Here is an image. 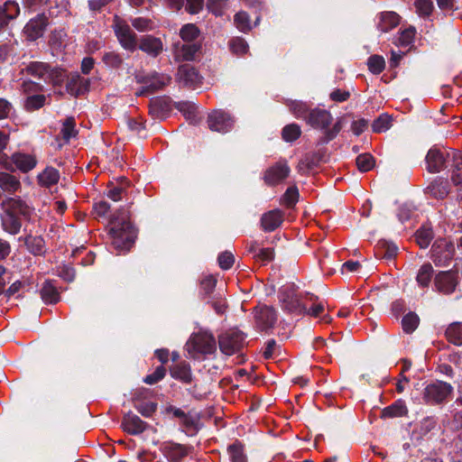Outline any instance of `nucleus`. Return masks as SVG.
<instances>
[{"label":"nucleus","mask_w":462,"mask_h":462,"mask_svg":"<svg viewBox=\"0 0 462 462\" xmlns=\"http://www.w3.org/2000/svg\"><path fill=\"white\" fill-rule=\"evenodd\" d=\"M420 324V318L415 312H409L402 319V327L406 334L412 333Z\"/></svg>","instance_id":"nucleus-44"},{"label":"nucleus","mask_w":462,"mask_h":462,"mask_svg":"<svg viewBox=\"0 0 462 462\" xmlns=\"http://www.w3.org/2000/svg\"><path fill=\"white\" fill-rule=\"evenodd\" d=\"M299 199V190L293 186L287 189L285 193L282 196V202L288 208L293 207Z\"/></svg>","instance_id":"nucleus-57"},{"label":"nucleus","mask_w":462,"mask_h":462,"mask_svg":"<svg viewBox=\"0 0 462 462\" xmlns=\"http://www.w3.org/2000/svg\"><path fill=\"white\" fill-rule=\"evenodd\" d=\"M171 376L182 383L189 384L193 381V374L190 365L186 361L177 362L170 366Z\"/></svg>","instance_id":"nucleus-24"},{"label":"nucleus","mask_w":462,"mask_h":462,"mask_svg":"<svg viewBox=\"0 0 462 462\" xmlns=\"http://www.w3.org/2000/svg\"><path fill=\"white\" fill-rule=\"evenodd\" d=\"M324 152L318 151L305 154L299 163L300 171L304 169L310 171L317 167L319 162L323 160Z\"/></svg>","instance_id":"nucleus-34"},{"label":"nucleus","mask_w":462,"mask_h":462,"mask_svg":"<svg viewBox=\"0 0 462 462\" xmlns=\"http://www.w3.org/2000/svg\"><path fill=\"white\" fill-rule=\"evenodd\" d=\"M24 70L32 76L45 79L44 77L50 70V65L41 61H32L25 67Z\"/></svg>","instance_id":"nucleus-41"},{"label":"nucleus","mask_w":462,"mask_h":462,"mask_svg":"<svg viewBox=\"0 0 462 462\" xmlns=\"http://www.w3.org/2000/svg\"><path fill=\"white\" fill-rule=\"evenodd\" d=\"M445 337L455 346H462V322L450 323L445 330Z\"/></svg>","instance_id":"nucleus-32"},{"label":"nucleus","mask_w":462,"mask_h":462,"mask_svg":"<svg viewBox=\"0 0 462 462\" xmlns=\"http://www.w3.org/2000/svg\"><path fill=\"white\" fill-rule=\"evenodd\" d=\"M435 289L444 295H451L459 285L460 278L458 272L453 269L439 272L433 280Z\"/></svg>","instance_id":"nucleus-9"},{"label":"nucleus","mask_w":462,"mask_h":462,"mask_svg":"<svg viewBox=\"0 0 462 462\" xmlns=\"http://www.w3.org/2000/svg\"><path fill=\"white\" fill-rule=\"evenodd\" d=\"M452 393L453 387L450 383L437 380L424 388L422 398L427 404L439 405L446 402Z\"/></svg>","instance_id":"nucleus-4"},{"label":"nucleus","mask_w":462,"mask_h":462,"mask_svg":"<svg viewBox=\"0 0 462 462\" xmlns=\"http://www.w3.org/2000/svg\"><path fill=\"white\" fill-rule=\"evenodd\" d=\"M20 13V5L14 0H8L0 5V28L6 27L11 21L18 17Z\"/></svg>","instance_id":"nucleus-26"},{"label":"nucleus","mask_w":462,"mask_h":462,"mask_svg":"<svg viewBox=\"0 0 462 462\" xmlns=\"http://www.w3.org/2000/svg\"><path fill=\"white\" fill-rule=\"evenodd\" d=\"M185 349L190 358L199 359L216 352V339L211 333L207 331L193 333L187 341Z\"/></svg>","instance_id":"nucleus-3"},{"label":"nucleus","mask_w":462,"mask_h":462,"mask_svg":"<svg viewBox=\"0 0 462 462\" xmlns=\"http://www.w3.org/2000/svg\"><path fill=\"white\" fill-rule=\"evenodd\" d=\"M367 66L372 73L377 75L384 69L385 61L380 55H372L367 60Z\"/></svg>","instance_id":"nucleus-52"},{"label":"nucleus","mask_w":462,"mask_h":462,"mask_svg":"<svg viewBox=\"0 0 462 462\" xmlns=\"http://www.w3.org/2000/svg\"><path fill=\"white\" fill-rule=\"evenodd\" d=\"M217 261L221 269L228 270L233 266L235 257L232 253L226 251L218 255Z\"/></svg>","instance_id":"nucleus-63"},{"label":"nucleus","mask_w":462,"mask_h":462,"mask_svg":"<svg viewBox=\"0 0 462 462\" xmlns=\"http://www.w3.org/2000/svg\"><path fill=\"white\" fill-rule=\"evenodd\" d=\"M191 450V447L175 442H166L162 446L163 455L171 462H180Z\"/></svg>","instance_id":"nucleus-20"},{"label":"nucleus","mask_w":462,"mask_h":462,"mask_svg":"<svg viewBox=\"0 0 462 462\" xmlns=\"http://www.w3.org/2000/svg\"><path fill=\"white\" fill-rule=\"evenodd\" d=\"M171 99L168 97H157L150 100L149 112L156 119H164L171 111Z\"/></svg>","instance_id":"nucleus-21"},{"label":"nucleus","mask_w":462,"mask_h":462,"mask_svg":"<svg viewBox=\"0 0 462 462\" xmlns=\"http://www.w3.org/2000/svg\"><path fill=\"white\" fill-rule=\"evenodd\" d=\"M228 0H209L208 8L217 16H221L227 6Z\"/></svg>","instance_id":"nucleus-60"},{"label":"nucleus","mask_w":462,"mask_h":462,"mask_svg":"<svg viewBox=\"0 0 462 462\" xmlns=\"http://www.w3.org/2000/svg\"><path fill=\"white\" fill-rule=\"evenodd\" d=\"M227 452L232 462H247L244 445L237 440L228 446Z\"/></svg>","instance_id":"nucleus-40"},{"label":"nucleus","mask_w":462,"mask_h":462,"mask_svg":"<svg viewBox=\"0 0 462 462\" xmlns=\"http://www.w3.org/2000/svg\"><path fill=\"white\" fill-rule=\"evenodd\" d=\"M122 427L127 433L131 435H138L146 430L148 424L142 420L137 415L129 411L123 417Z\"/></svg>","instance_id":"nucleus-23"},{"label":"nucleus","mask_w":462,"mask_h":462,"mask_svg":"<svg viewBox=\"0 0 462 462\" xmlns=\"http://www.w3.org/2000/svg\"><path fill=\"white\" fill-rule=\"evenodd\" d=\"M398 247L387 240L378 241L375 247V255L380 258L392 260L397 255Z\"/></svg>","instance_id":"nucleus-31"},{"label":"nucleus","mask_w":462,"mask_h":462,"mask_svg":"<svg viewBox=\"0 0 462 462\" xmlns=\"http://www.w3.org/2000/svg\"><path fill=\"white\" fill-rule=\"evenodd\" d=\"M23 93L26 96H38L42 94L44 89V87L37 82L32 80H25L22 83L21 86Z\"/></svg>","instance_id":"nucleus-50"},{"label":"nucleus","mask_w":462,"mask_h":462,"mask_svg":"<svg viewBox=\"0 0 462 462\" xmlns=\"http://www.w3.org/2000/svg\"><path fill=\"white\" fill-rule=\"evenodd\" d=\"M0 207L3 209V229L11 235L18 234L22 227V220L29 221L33 213V208L21 197H6L1 201Z\"/></svg>","instance_id":"nucleus-1"},{"label":"nucleus","mask_w":462,"mask_h":462,"mask_svg":"<svg viewBox=\"0 0 462 462\" xmlns=\"http://www.w3.org/2000/svg\"><path fill=\"white\" fill-rule=\"evenodd\" d=\"M451 181L455 186L462 185V155L455 162L451 170Z\"/></svg>","instance_id":"nucleus-58"},{"label":"nucleus","mask_w":462,"mask_h":462,"mask_svg":"<svg viewBox=\"0 0 462 462\" xmlns=\"http://www.w3.org/2000/svg\"><path fill=\"white\" fill-rule=\"evenodd\" d=\"M41 297L45 303L54 304L60 300L57 289L49 282H44L41 289Z\"/></svg>","instance_id":"nucleus-39"},{"label":"nucleus","mask_w":462,"mask_h":462,"mask_svg":"<svg viewBox=\"0 0 462 462\" xmlns=\"http://www.w3.org/2000/svg\"><path fill=\"white\" fill-rule=\"evenodd\" d=\"M166 368L163 365L158 366L155 371L144 377L143 382L147 384H155L164 378Z\"/></svg>","instance_id":"nucleus-59"},{"label":"nucleus","mask_w":462,"mask_h":462,"mask_svg":"<svg viewBox=\"0 0 462 462\" xmlns=\"http://www.w3.org/2000/svg\"><path fill=\"white\" fill-rule=\"evenodd\" d=\"M356 165L359 171L365 172L370 171L374 165V157L369 153H363L357 156Z\"/></svg>","instance_id":"nucleus-54"},{"label":"nucleus","mask_w":462,"mask_h":462,"mask_svg":"<svg viewBox=\"0 0 462 462\" xmlns=\"http://www.w3.org/2000/svg\"><path fill=\"white\" fill-rule=\"evenodd\" d=\"M22 184L20 179L9 172L0 171V200L6 197H12L14 193L21 190Z\"/></svg>","instance_id":"nucleus-16"},{"label":"nucleus","mask_w":462,"mask_h":462,"mask_svg":"<svg viewBox=\"0 0 462 462\" xmlns=\"http://www.w3.org/2000/svg\"><path fill=\"white\" fill-rule=\"evenodd\" d=\"M143 416L149 418L155 412L157 404L152 402H142L134 406Z\"/></svg>","instance_id":"nucleus-64"},{"label":"nucleus","mask_w":462,"mask_h":462,"mask_svg":"<svg viewBox=\"0 0 462 462\" xmlns=\"http://www.w3.org/2000/svg\"><path fill=\"white\" fill-rule=\"evenodd\" d=\"M289 173V166L286 163L278 162L265 171L264 181L268 185H275L286 179Z\"/></svg>","instance_id":"nucleus-25"},{"label":"nucleus","mask_w":462,"mask_h":462,"mask_svg":"<svg viewBox=\"0 0 462 462\" xmlns=\"http://www.w3.org/2000/svg\"><path fill=\"white\" fill-rule=\"evenodd\" d=\"M217 285V279L213 275L204 276L199 283V294L209 297Z\"/></svg>","instance_id":"nucleus-46"},{"label":"nucleus","mask_w":462,"mask_h":462,"mask_svg":"<svg viewBox=\"0 0 462 462\" xmlns=\"http://www.w3.org/2000/svg\"><path fill=\"white\" fill-rule=\"evenodd\" d=\"M60 180V173L58 170L53 167H47L38 176V181L42 186L50 187L56 184Z\"/></svg>","instance_id":"nucleus-37"},{"label":"nucleus","mask_w":462,"mask_h":462,"mask_svg":"<svg viewBox=\"0 0 462 462\" xmlns=\"http://www.w3.org/2000/svg\"><path fill=\"white\" fill-rule=\"evenodd\" d=\"M399 15L394 12L381 13L377 28L382 32H388L399 24Z\"/></svg>","instance_id":"nucleus-30"},{"label":"nucleus","mask_w":462,"mask_h":462,"mask_svg":"<svg viewBox=\"0 0 462 462\" xmlns=\"http://www.w3.org/2000/svg\"><path fill=\"white\" fill-rule=\"evenodd\" d=\"M234 22L241 32H246L251 30L249 15L245 12H238L234 17Z\"/></svg>","instance_id":"nucleus-55"},{"label":"nucleus","mask_w":462,"mask_h":462,"mask_svg":"<svg viewBox=\"0 0 462 462\" xmlns=\"http://www.w3.org/2000/svg\"><path fill=\"white\" fill-rule=\"evenodd\" d=\"M450 192V186L447 179L437 177L425 189V193L435 199H444Z\"/></svg>","instance_id":"nucleus-22"},{"label":"nucleus","mask_w":462,"mask_h":462,"mask_svg":"<svg viewBox=\"0 0 462 462\" xmlns=\"http://www.w3.org/2000/svg\"><path fill=\"white\" fill-rule=\"evenodd\" d=\"M109 225V235L115 249L129 251L136 238V231L129 220V212L119 208L110 217Z\"/></svg>","instance_id":"nucleus-2"},{"label":"nucleus","mask_w":462,"mask_h":462,"mask_svg":"<svg viewBox=\"0 0 462 462\" xmlns=\"http://www.w3.org/2000/svg\"><path fill=\"white\" fill-rule=\"evenodd\" d=\"M245 344V335L238 329H229L218 337L221 352L231 356L239 352Z\"/></svg>","instance_id":"nucleus-7"},{"label":"nucleus","mask_w":462,"mask_h":462,"mask_svg":"<svg viewBox=\"0 0 462 462\" xmlns=\"http://www.w3.org/2000/svg\"><path fill=\"white\" fill-rule=\"evenodd\" d=\"M49 24V17L44 14H38L30 19L23 28V33L28 41L34 42L42 37Z\"/></svg>","instance_id":"nucleus-12"},{"label":"nucleus","mask_w":462,"mask_h":462,"mask_svg":"<svg viewBox=\"0 0 462 462\" xmlns=\"http://www.w3.org/2000/svg\"><path fill=\"white\" fill-rule=\"evenodd\" d=\"M414 5L419 15L424 18L429 17L434 9L431 0H415Z\"/></svg>","instance_id":"nucleus-53"},{"label":"nucleus","mask_w":462,"mask_h":462,"mask_svg":"<svg viewBox=\"0 0 462 462\" xmlns=\"http://www.w3.org/2000/svg\"><path fill=\"white\" fill-rule=\"evenodd\" d=\"M228 46L231 52L237 56H243L249 50L247 42L242 37L232 38L228 42Z\"/></svg>","instance_id":"nucleus-45"},{"label":"nucleus","mask_w":462,"mask_h":462,"mask_svg":"<svg viewBox=\"0 0 462 462\" xmlns=\"http://www.w3.org/2000/svg\"><path fill=\"white\" fill-rule=\"evenodd\" d=\"M449 153L437 147L429 150L425 162L429 172L437 173L447 168Z\"/></svg>","instance_id":"nucleus-14"},{"label":"nucleus","mask_w":462,"mask_h":462,"mask_svg":"<svg viewBox=\"0 0 462 462\" xmlns=\"http://www.w3.org/2000/svg\"><path fill=\"white\" fill-rule=\"evenodd\" d=\"M176 80L184 88H195L202 83V77L192 65L186 63L178 68Z\"/></svg>","instance_id":"nucleus-13"},{"label":"nucleus","mask_w":462,"mask_h":462,"mask_svg":"<svg viewBox=\"0 0 462 462\" xmlns=\"http://www.w3.org/2000/svg\"><path fill=\"white\" fill-rule=\"evenodd\" d=\"M254 319L256 326L261 330H267L273 328L277 320L276 310L269 306H257L254 309Z\"/></svg>","instance_id":"nucleus-15"},{"label":"nucleus","mask_w":462,"mask_h":462,"mask_svg":"<svg viewBox=\"0 0 462 462\" xmlns=\"http://www.w3.org/2000/svg\"><path fill=\"white\" fill-rule=\"evenodd\" d=\"M392 125V117L387 114H382L372 124V129L374 133H383L387 131Z\"/></svg>","instance_id":"nucleus-47"},{"label":"nucleus","mask_w":462,"mask_h":462,"mask_svg":"<svg viewBox=\"0 0 462 462\" xmlns=\"http://www.w3.org/2000/svg\"><path fill=\"white\" fill-rule=\"evenodd\" d=\"M102 60L107 67L112 69H119L124 61L121 54L116 51L104 53Z\"/></svg>","instance_id":"nucleus-51"},{"label":"nucleus","mask_w":462,"mask_h":462,"mask_svg":"<svg viewBox=\"0 0 462 462\" xmlns=\"http://www.w3.org/2000/svg\"><path fill=\"white\" fill-rule=\"evenodd\" d=\"M24 9L37 12L50 4V0H21Z\"/></svg>","instance_id":"nucleus-61"},{"label":"nucleus","mask_w":462,"mask_h":462,"mask_svg":"<svg viewBox=\"0 0 462 462\" xmlns=\"http://www.w3.org/2000/svg\"><path fill=\"white\" fill-rule=\"evenodd\" d=\"M15 166L23 172H27L36 165V160L33 156L23 153H16L13 156Z\"/></svg>","instance_id":"nucleus-35"},{"label":"nucleus","mask_w":462,"mask_h":462,"mask_svg":"<svg viewBox=\"0 0 462 462\" xmlns=\"http://www.w3.org/2000/svg\"><path fill=\"white\" fill-rule=\"evenodd\" d=\"M199 34V31L195 24L188 23L182 26L180 32V38L187 43L195 41Z\"/></svg>","instance_id":"nucleus-49"},{"label":"nucleus","mask_w":462,"mask_h":462,"mask_svg":"<svg viewBox=\"0 0 462 462\" xmlns=\"http://www.w3.org/2000/svg\"><path fill=\"white\" fill-rule=\"evenodd\" d=\"M301 134L300 127L296 124H290L285 125L282 131V139L285 142H294Z\"/></svg>","instance_id":"nucleus-48"},{"label":"nucleus","mask_w":462,"mask_h":462,"mask_svg":"<svg viewBox=\"0 0 462 462\" xmlns=\"http://www.w3.org/2000/svg\"><path fill=\"white\" fill-rule=\"evenodd\" d=\"M136 82L144 85L150 92L162 89L165 86L169 85L171 78L166 74H161L156 71L150 73L140 72L135 75Z\"/></svg>","instance_id":"nucleus-11"},{"label":"nucleus","mask_w":462,"mask_h":462,"mask_svg":"<svg viewBox=\"0 0 462 462\" xmlns=\"http://www.w3.org/2000/svg\"><path fill=\"white\" fill-rule=\"evenodd\" d=\"M24 243L28 251L34 255H42L46 252L45 241L40 236H28Z\"/></svg>","instance_id":"nucleus-33"},{"label":"nucleus","mask_w":462,"mask_h":462,"mask_svg":"<svg viewBox=\"0 0 462 462\" xmlns=\"http://www.w3.org/2000/svg\"><path fill=\"white\" fill-rule=\"evenodd\" d=\"M89 79L73 73L67 77L66 90L71 96L78 97L86 94L89 89Z\"/></svg>","instance_id":"nucleus-18"},{"label":"nucleus","mask_w":462,"mask_h":462,"mask_svg":"<svg viewBox=\"0 0 462 462\" xmlns=\"http://www.w3.org/2000/svg\"><path fill=\"white\" fill-rule=\"evenodd\" d=\"M408 413V409L405 405V402L403 400L399 399L395 401L393 404L385 407L382 411L381 418L387 419V418H396V417H402L406 416Z\"/></svg>","instance_id":"nucleus-29"},{"label":"nucleus","mask_w":462,"mask_h":462,"mask_svg":"<svg viewBox=\"0 0 462 462\" xmlns=\"http://www.w3.org/2000/svg\"><path fill=\"white\" fill-rule=\"evenodd\" d=\"M48 97L50 96H45L44 94L26 97L23 101V108L27 112L39 110L46 105Z\"/></svg>","instance_id":"nucleus-36"},{"label":"nucleus","mask_w":462,"mask_h":462,"mask_svg":"<svg viewBox=\"0 0 462 462\" xmlns=\"http://www.w3.org/2000/svg\"><path fill=\"white\" fill-rule=\"evenodd\" d=\"M432 238H433V231H432L431 227L427 226H422L415 233L416 242L420 246V248L428 247V245H430Z\"/></svg>","instance_id":"nucleus-42"},{"label":"nucleus","mask_w":462,"mask_h":462,"mask_svg":"<svg viewBox=\"0 0 462 462\" xmlns=\"http://www.w3.org/2000/svg\"><path fill=\"white\" fill-rule=\"evenodd\" d=\"M137 48L147 55L156 58L163 51V43L153 35H143L138 40Z\"/></svg>","instance_id":"nucleus-19"},{"label":"nucleus","mask_w":462,"mask_h":462,"mask_svg":"<svg viewBox=\"0 0 462 462\" xmlns=\"http://www.w3.org/2000/svg\"><path fill=\"white\" fill-rule=\"evenodd\" d=\"M112 28L120 45L128 51H134L137 49L138 38L125 20L115 15Z\"/></svg>","instance_id":"nucleus-5"},{"label":"nucleus","mask_w":462,"mask_h":462,"mask_svg":"<svg viewBox=\"0 0 462 462\" xmlns=\"http://www.w3.org/2000/svg\"><path fill=\"white\" fill-rule=\"evenodd\" d=\"M61 133L65 140H69L76 135L75 120L73 117H68L62 125Z\"/></svg>","instance_id":"nucleus-62"},{"label":"nucleus","mask_w":462,"mask_h":462,"mask_svg":"<svg viewBox=\"0 0 462 462\" xmlns=\"http://www.w3.org/2000/svg\"><path fill=\"white\" fill-rule=\"evenodd\" d=\"M46 78L44 80L46 82L51 83L53 86H61L64 82L65 78L68 76L65 73V70H63L60 68H51L50 66V70L46 74Z\"/></svg>","instance_id":"nucleus-43"},{"label":"nucleus","mask_w":462,"mask_h":462,"mask_svg":"<svg viewBox=\"0 0 462 462\" xmlns=\"http://www.w3.org/2000/svg\"><path fill=\"white\" fill-rule=\"evenodd\" d=\"M132 26L139 32L151 31L153 28V23L151 19L144 17H135L131 20Z\"/></svg>","instance_id":"nucleus-56"},{"label":"nucleus","mask_w":462,"mask_h":462,"mask_svg":"<svg viewBox=\"0 0 462 462\" xmlns=\"http://www.w3.org/2000/svg\"><path fill=\"white\" fill-rule=\"evenodd\" d=\"M433 267L430 263L420 266L416 276V282L421 288H427L432 279Z\"/></svg>","instance_id":"nucleus-38"},{"label":"nucleus","mask_w":462,"mask_h":462,"mask_svg":"<svg viewBox=\"0 0 462 462\" xmlns=\"http://www.w3.org/2000/svg\"><path fill=\"white\" fill-rule=\"evenodd\" d=\"M333 117L325 109L315 108L309 111L306 116V122L316 129L325 130L331 125Z\"/></svg>","instance_id":"nucleus-17"},{"label":"nucleus","mask_w":462,"mask_h":462,"mask_svg":"<svg viewBox=\"0 0 462 462\" xmlns=\"http://www.w3.org/2000/svg\"><path fill=\"white\" fill-rule=\"evenodd\" d=\"M454 254V245L446 238L437 239L431 246L430 258L437 266L448 265Z\"/></svg>","instance_id":"nucleus-8"},{"label":"nucleus","mask_w":462,"mask_h":462,"mask_svg":"<svg viewBox=\"0 0 462 462\" xmlns=\"http://www.w3.org/2000/svg\"><path fill=\"white\" fill-rule=\"evenodd\" d=\"M282 309L289 313L302 314L306 307L300 302L294 284L281 287L278 292Z\"/></svg>","instance_id":"nucleus-6"},{"label":"nucleus","mask_w":462,"mask_h":462,"mask_svg":"<svg viewBox=\"0 0 462 462\" xmlns=\"http://www.w3.org/2000/svg\"><path fill=\"white\" fill-rule=\"evenodd\" d=\"M207 123L211 131L225 134L233 129L235 119L228 112L216 109L208 114Z\"/></svg>","instance_id":"nucleus-10"},{"label":"nucleus","mask_w":462,"mask_h":462,"mask_svg":"<svg viewBox=\"0 0 462 462\" xmlns=\"http://www.w3.org/2000/svg\"><path fill=\"white\" fill-rule=\"evenodd\" d=\"M282 222V213L279 209L271 210L262 216L261 226L264 231L272 232Z\"/></svg>","instance_id":"nucleus-28"},{"label":"nucleus","mask_w":462,"mask_h":462,"mask_svg":"<svg viewBox=\"0 0 462 462\" xmlns=\"http://www.w3.org/2000/svg\"><path fill=\"white\" fill-rule=\"evenodd\" d=\"M175 56L178 60H194L199 52L201 46L198 43H175Z\"/></svg>","instance_id":"nucleus-27"}]
</instances>
